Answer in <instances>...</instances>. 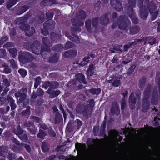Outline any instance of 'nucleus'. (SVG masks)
<instances>
[{"mask_svg":"<svg viewBox=\"0 0 160 160\" xmlns=\"http://www.w3.org/2000/svg\"><path fill=\"white\" fill-rule=\"evenodd\" d=\"M129 6L128 7V12L130 18L131 19L133 23L137 24L138 20L133 12V8L135 7L136 5V0H128Z\"/></svg>","mask_w":160,"mask_h":160,"instance_id":"obj_1","label":"nucleus"},{"mask_svg":"<svg viewBox=\"0 0 160 160\" xmlns=\"http://www.w3.org/2000/svg\"><path fill=\"white\" fill-rule=\"evenodd\" d=\"M86 17V14L85 12L81 10L77 12L76 16V19L73 18L72 19V23L73 25L81 26L84 24L82 21Z\"/></svg>","mask_w":160,"mask_h":160,"instance_id":"obj_2","label":"nucleus"},{"mask_svg":"<svg viewBox=\"0 0 160 160\" xmlns=\"http://www.w3.org/2000/svg\"><path fill=\"white\" fill-rule=\"evenodd\" d=\"M88 103L84 107L82 111L83 116L87 118L91 116L95 105V102L93 99L89 100Z\"/></svg>","mask_w":160,"mask_h":160,"instance_id":"obj_3","label":"nucleus"},{"mask_svg":"<svg viewBox=\"0 0 160 160\" xmlns=\"http://www.w3.org/2000/svg\"><path fill=\"white\" fill-rule=\"evenodd\" d=\"M18 58L19 61L23 63H27L34 59L32 55L27 52H20Z\"/></svg>","mask_w":160,"mask_h":160,"instance_id":"obj_4","label":"nucleus"},{"mask_svg":"<svg viewBox=\"0 0 160 160\" xmlns=\"http://www.w3.org/2000/svg\"><path fill=\"white\" fill-rule=\"evenodd\" d=\"M118 23V28L121 30H125L127 32L130 24V22L128 19L125 16L120 17Z\"/></svg>","mask_w":160,"mask_h":160,"instance_id":"obj_5","label":"nucleus"},{"mask_svg":"<svg viewBox=\"0 0 160 160\" xmlns=\"http://www.w3.org/2000/svg\"><path fill=\"white\" fill-rule=\"evenodd\" d=\"M30 46H31V49L32 52L37 55L41 54L43 58H47V56L44 54H45V53L44 52V51H42L41 48L40 44L39 42L37 41H35Z\"/></svg>","mask_w":160,"mask_h":160,"instance_id":"obj_6","label":"nucleus"},{"mask_svg":"<svg viewBox=\"0 0 160 160\" xmlns=\"http://www.w3.org/2000/svg\"><path fill=\"white\" fill-rule=\"evenodd\" d=\"M52 109L54 118L51 116L49 119L50 120L51 122L54 121L55 124H58L62 120V116L59 112L58 110L55 105L53 106Z\"/></svg>","mask_w":160,"mask_h":160,"instance_id":"obj_7","label":"nucleus"},{"mask_svg":"<svg viewBox=\"0 0 160 160\" xmlns=\"http://www.w3.org/2000/svg\"><path fill=\"white\" fill-rule=\"evenodd\" d=\"M27 89L26 88H22L20 91L15 93L14 94L16 98L20 97L19 102L20 103H22L26 99L27 97L26 93Z\"/></svg>","mask_w":160,"mask_h":160,"instance_id":"obj_8","label":"nucleus"},{"mask_svg":"<svg viewBox=\"0 0 160 160\" xmlns=\"http://www.w3.org/2000/svg\"><path fill=\"white\" fill-rule=\"evenodd\" d=\"M149 0H144L145 7L147 10H148L151 14L154 11L156 8V6L153 1L149 2Z\"/></svg>","mask_w":160,"mask_h":160,"instance_id":"obj_9","label":"nucleus"},{"mask_svg":"<svg viewBox=\"0 0 160 160\" xmlns=\"http://www.w3.org/2000/svg\"><path fill=\"white\" fill-rule=\"evenodd\" d=\"M152 87L150 84L148 85L145 88L143 92V102L144 103H148V99L151 93Z\"/></svg>","mask_w":160,"mask_h":160,"instance_id":"obj_10","label":"nucleus"},{"mask_svg":"<svg viewBox=\"0 0 160 160\" xmlns=\"http://www.w3.org/2000/svg\"><path fill=\"white\" fill-rule=\"evenodd\" d=\"M42 42L43 45L41 48L42 50L49 52L50 51V46L51 45L52 43L49 39L47 37H44L42 39Z\"/></svg>","mask_w":160,"mask_h":160,"instance_id":"obj_11","label":"nucleus"},{"mask_svg":"<svg viewBox=\"0 0 160 160\" xmlns=\"http://www.w3.org/2000/svg\"><path fill=\"white\" fill-rule=\"evenodd\" d=\"M28 19L27 16H24L23 17H21L15 20L14 22L16 24L19 25V28L21 30L24 29V27L26 25L25 24Z\"/></svg>","mask_w":160,"mask_h":160,"instance_id":"obj_12","label":"nucleus"},{"mask_svg":"<svg viewBox=\"0 0 160 160\" xmlns=\"http://www.w3.org/2000/svg\"><path fill=\"white\" fill-rule=\"evenodd\" d=\"M55 23L52 20H48L43 24V26L48 29H53L55 27Z\"/></svg>","mask_w":160,"mask_h":160,"instance_id":"obj_13","label":"nucleus"},{"mask_svg":"<svg viewBox=\"0 0 160 160\" xmlns=\"http://www.w3.org/2000/svg\"><path fill=\"white\" fill-rule=\"evenodd\" d=\"M110 3L117 11H120L122 8V5L118 0H112L110 1Z\"/></svg>","mask_w":160,"mask_h":160,"instance_id":"obj_14","label":"nucleus"},{"mask_svg":"<svg viewBox=\"0 0 160 160\" xmlns=\"http://www.w3.org/2000/svg\"><path fill=\"white\" fill-rule=\"evenodd\" d=\"M24 31L26 35L31 36L35 32V30L33 28H30L29 26L26 25L24 27V29L21 30Z\"/></svg>","mask_w":160,"mask_h":160,"instance_id":"obj_15","label":"nucleus"},{"mask_svg":"<svg viewBox=\"0 0 160 160\" xmlns=\"http://www.w3.org/2000/svg\"><path fill=\"white\" fill-rule=\"evenodd\" d=\"M46 92L49 94V98H52L59 95L60 93V91L59 90L52 91L50 88H48L46 91Z\"/></svg>","mask_w":160,"mask_h":160,"instance_id":"obj_16","label":"nucleus"},{"mask_svg":"<svg viewBox=\"0 0 160 160\" xmlns=\"http://www.w3.org/2000/svg\"><path fill=\"white\" fill-rule=\"evenodd\" d=\"M77 52L75 50H69L64 52L63 56L64 57H75L77 54Z\"/></svg>","mask_w":160,"mask_h":160,"instance_id":"obj_17","label":"nucleus"},{"mask_svg":"<svg viewBox=\"0 0 160 160\" xmlns=\"http://www.w3.org/2000/svg\"><path fill=\"white\" fill-rule=\"evenodd\" d=\"M29 6L28 5H23L19 7L17 10L16 14L18 15H20L28 10Z\"/></svg>","mask_w":160,"mask_h":160,"instance_id":"obj_18","label":"nucleus"},{"mask_svg":"<svg viewBox=\"0 0 160 160\" xmlns=\"http://www.w3.org/2000/svg\"><path fill=\"white\" fill-rule=\"evenodd\" d=\"M90 57L92 58H94V55L92 52H90L88 54L87 56L83 58V61L81 62V63L82 66H84L86 65L89 62V59L90 58Z\"/></svg>","mask_w":160,"mask_h":160,"instance_id":"obj_19","label":"nucleus"},{"mask_svg":"<svg viewBox=\"0 0 160 160\" xmlns=\"http://www.w3.org/2000/svg\"><path fill=\"white\" fill-rule=\"evenodd\" d=\"M8 152V150L6 147L4 146L0 147V156L6 157Z\"/></svg>","mask_w":160,"mask_h":160,"instance_id":"obj_20","label":"nucleus"},{"mask_svg":"<svg viewBox=\"0 0 160 160\" xmlns=\"http://www.w3.org/2000/svg\"><path fill=\"white\" fill-rule=\"evenodd\" d=\"M75 77L76 79L80 82H82L84 84L86 83L87 82L85 80V77L81 73H78L76 75Z\"/></svg>","mask_w":160,"mask_h":160,"instance_id":"obj_21","label":"nucleus"},{"mask_svg":"<svg viewBox=\"0 0 160 160\" xmlns=\"http://www.w3.org/2000/svg\"><path fill=\"white\" fill-rule=\"evenodd\" d=\"M100 23L102 25H106L109 22V19L108 17L107 14L106 13L100 17Z\"/></svg>","mask_w":160,"mask_h":160,"instance_id":"obj_22","label":"nucleus"},{"mask_svg":"<svg viewBox=\"0 0 160 160\" xmlns=\"http://www.w3.org/2000/svg\"><path fill=\"white\" fill-rule=\"evenodd\" d=\"M119 111L118 105L116 102L112 103V105L111 109V112L113 115L118 113Z\"/></svg>","mask_w":160,"mask_h":160,"instance_id":"obj_23","label":"nucleus"},{"mask_svg":"<svg viewBox=\"0 0 160 160\" xmlns=\"http://www.w3.org/2000/svg\"><path fill=\"white\" fill-rule=\"evenodd\" d=\"M23 132V130L21 128L19 124L16 127V128L14 129L13 132L18 136L22 134Z\"/></svg>","mask_w":160,"mask_h":160,"instance_id":"obj_24","label":"nucleus"},{"mask_svg":"<svg viewBox=\"0 0 160 160\" xmlns=\"http://www.w3.org/2000/svg\"><path fill=\"white\" fill-rule=\"evenodd\" d=\"M63 33L67 37L68 39L72 42H74L77 43H79L80 39L78 37L76 36L75 37L77 38V40H75L73 38L71 37L70 35L68 32L67 31H65L63 32Z\"/></svg>","mask_w":160,"mask_h":160,"instance_id":"obj_25","label":"nucleus"},{"mask_svg":"<svg viewBox=\"0 0 160 160\" xmlns=\"http://www.w3.org/2000/svg\"><path fill=\"white\" fill-rule=\"evenodd\" d=\"M86 147V146L85 144H82L79 143L75 144V148L76 150L82 152H83Z\"/></svg>","mask_w":160,"mask_h":160,"instance_id":"obj_26","label":"nucleus"},{"mask_svg":"<svg viewBox=\"0 0 160 160\" xmlns=\"http://www.w3.org/2000/svg\"><path fill=\"white\" fill-rule=\"evenodd\" d=\"M130 33L132 35H134L138 33L139 31V27L137 26H132L129 28Z\"/></svg>","mask_w":160,"mask_h":160,"instance_id":"obj_27","label":"nucleus"},{"mask_svg":"<svg viewBox=\"0 0 160 160\" xmlns=\"http://www.w3.org/2000/svg\"><path fill=\"white\" fill-rule=\"evenodd\" d=\"M148 12L145 9L140 10V16L142 19L145 20L148 17Z\"/></svg>","mask_w":160,"mask_h":160,"instance_id":"obj_28","label":"nucleus"},{"mask_svg":"<svg viewBox=\"0 0 160 160\" xmlns=\"http://www.w3.org/2000/svg\"><path fill=\"white\" fill-rule=\"evenodd\" d=\"M146 78L143 77L139 81L138 86L141 90H142L146 83Z\"/></svg>","mask_w":160,"mask_h":160,"instance_id":"obj_29","label":"nucleus"},{"mask_svg":"<svg viewBox=\"0 0 160 160\" xmlns=\"http://www.w3.org/2000/svg\"><path fill=\"white\" fill-rule=\"evenodd\" d=\"M94 64H91L90 65L87 70V75L91 76L94 73Z\"/></svg>","mask_w":160,"mask_h":160,"instance_id":"obj_30","label":"nucleus"},{"mask_svg":"<svg viewBox=\"0 0 160 160\" xmlns=\"http://www.w3.org/2000/svg\"><path fill=\"white\" fill-rule=\"evenodd\" d=\"M48 3L52 4H57L58 2L57 0H44L41 2V4L43 6H46L48 5Z\"/></svg>","mask_w":160,"mask_h":160,"instance_id":"obj_31","label":"nucleus"},{"mask_svg":"<svg viewBox=\"0 0 160 160\" xmlns=\"http://www.w3.org/2000/svg\"><path fill=\"white\" fill-rule=\"evenodd\" d=\"M30 107L28 106L25 110H23L21 112V114L23 116L28 117L30 114Z\"/></svg>","mask_w":160,"mask_h":160,"instance_id":"obj_32","label":"nucleus"},{"mask_svg":"<svg viewBox=\"0 0 160 160\" xmlns=\"http://www.w3.org/2000/svg\"><path fill=\"white\" fill-rule=\"evenodd\" d=\"M50 38L51 40L53 41H57L60 39V36L55 33H52L50 35Z\"/></svg>","mask_w":160,"mask_h":160,"instance_id":"obj_33","label":"nucleus"},{"mask_svg":"<svg viewBox=\"0 0 160 160\" xmlns=\"http://www.w3.org/2000/svg\"><path fill=\"white\" fill-rule=\"evenodd\" d=\"M42 149L44 152L48 151L49 149V146L48 143L46 142H43L42 144Z\"/></svg>","mask_w":160,"mask_h":160,"instance_id":"obj_34","label":"nucleus"},{"mask_svg":"<svg viewBox=\"0 0 160 160\" xmlns=\"http://www.w3.org/2000/svg\"><path fill=\"white\" fill-rule=\"evenodd\" d=\"M6 157L9 160H13L16 158L17 156L15 153L9 152Z\"/></svg>","mask_w":160,"mask_h":160,"instance_id":"obj_35","label":"nucleus"},{"mask_svg":"<svg viewBox=\"0 0 160 160\" xmlns=\"http://www.w3.org/2000/svg\"><path fill=\"white\" fill-rule=\"evenodd\" d=\"M89 92L91 93L92 94H99L101 91V90L100 88H91L89 89Z\"/></svg>","mask_w":160,"mask_h":160,"instance_id":"obj_36","label":"nucleus"},{"mask_svg":"<svg viewBox=\"0 0 160 160\" xmlns=\"http://www.w3.org/2000/svg\"><path fill=\"white\" fill-rule=\"evenodd\" d=\"M49 62H50L55 63L57 62L58 60V54L57 53H55L51 57L49 58Z\"/></svg>","mask_w":160,"mask_h":160,"instance_id":"obj_37","label":"nucleus"},{"mask_svg":"<svg viewBox=\"0 0 160 160\" xmlns=\"http://www.w3.org/2000/svg\"><path fill=\"white\" fill-rule=\"evenodd\" d=\"M2 67L4 68V72L6 73H9L11 72V70L9 66L6 64L4 63L2 65Z\"/></svg>","mask_w":160,"mask_h":160,"instance_id":"obj_38","label":"nucleus"},{"mask_svg":"<svg viewBox=\"0 0 160 160\" xmlns=\"http://www.w3.org/2000/svg\"><path fill=\"white\" fill-rule=\"evenodd\" d=\"M47 133L43 131L42 129H40L39 130V132L37 136L38 138L43 139V137L47 136Z\"/></svg>","mask_w":160,"mask_h":160,"instance_id":"obj_39","label":"nucleus"},{"mask_svg":"<svg viewBox=\"0 0 160 160\" xmlns=\"http://www.w3.org/2000/svg\"><path fill=\"white\" fill-rule=\"evenodd\" d=\"M9 53L12 55V57L15 58L17 55V50L15 48H13L9 49Z\"/></svg>","mask_w":160,"mask_h":160,"instance_id":"obj_40","label":"nucleus"},{"mask_svg":"<svg viewBox=\"0 0 160 160\" xmlns=\"http://www.w3.org/2000/svg\"><path fill=\"white\" fill-rule=\"evenodd\" d=\"M19 0H9L7 5L8 8H9L14 5Z\"/></svg>","mask_w":160,"mask_h":160,"instance_id":"obj_41","label":"nucleus"},{"mask_svg":"<svg viewBox=\"0 0 160 160\" xmlns=\"http://www.w3.org/2000/svg\"><path fill=\"white\" fill-rule=\"evenodd\" d=\"M35 83L34 87L35 88H36L41 83V78L40 76L34 78Z\"/></svg>","mask_w":160,"mask_h":160,"instance_id":"obj_42","label":"nucleus"},{"mask_svg":"<svg viewBox=\"0 0 160 160\" xmlns=\"http://www.w3.org/2000/svg\"><path fill=\"white\" fill-rule=\"evenodd\" d=\"M63 47L61 44H57L54 46L52 48V49L55 51H59L62 50V49Z\"/></svg>","mask_w":160,"mask_h":160,"instance_id":"obj_43","label":"nucleus"},{"mask_svg":"<svg viewBox=\"0 0 160 160\" xmlns=\"http://www.w3.org/2000/svg\"><path fill=\"white\" fill-rule=\"evenodd\" d=\"M129 102L135 104L136 102V98L134 96L133 92H132L130 95L129 97Z\"/></svg>","mask_w":160,"mask_h":160,"instance_id":"obj_44","label":"nucleus"},{"mask_svg":"<svg viewBox=\"0 0 160 160\" xmlns=\"http://www.w3.org/2000/svg\"><path fill=\"white\" fill-rule=\"evenodd\" d=\"M51 82V87L49 88H50L51 89H55L57 88L59 86V83L57 81H53Z\"/></svg>","mask_w":160,"mask_h":160,"instance_id":"obj_45","label":"nucleus"},{"mask_svg":"<svg viewBox=\"0 0 160 160\" xmlns=\"http://www.w3.org/2000/svg\"><path fill=\"white\" fill-rule=\"evenodd\" d=\"M106 124V122L105 121H103L102 123L100 129V134L101 135H103L104 133Z\"/></svg>","mask_w":160,"mask_h":160,"instance_id":"obj_46","label":"nucleus"},{"mask_svg":"<svg viewBox=\"0 0 160 160\" xmlns=\"http://www.w3.org/2000/svg\"><path fill=\"white\" fill-rule=\"evenodd\" d=\"M28 129L31 133L32 134L35 135L36 132L37 128L35 127L34 124H33L28 128Z\"/></svg>","mask_w":160,"mask_h":160,"instance_id":"obj_47","label":"nucleus"},{"mask_svg":"<svg viewBox=\"0 0 160 160\" xmlns=\"http://www.w3.org/2000/svg\"><path fill=\"white\" fill-rule=\"evenodd\" d=\"M99 18H96L93 19L92 21V24L93 26L96 28L98 26L99 24Z\"/></svg>","mask_w":160,"mask_h":160,"instance_id":"obj_48","label":"nucleus"},{"mask_svg":"<svg viewBox=\"0 0 160 160\" xmlns=\"http://www.w3.org/2000/svg\"><path fill=\"white\" fill-rule=\"evenodd\" d=\"M85 26L88 32H91L92 30V29L91 28V22L90 20H88L86 22Z\"/></svg>","mask_w":160,"mask_h":160,"instance_id":"obj_49","label":"nucleus"},{"mask_svg":"<svg viewBox=\"0 0 160 160\" xmlns=\"http://www.w3.org/2000/svg\"><path fill=\"white\" fill-rule=\"evenodd\" d=\"M10 62L11 67L13 69H16L17 68V63L13 59L10 60L8 61Z\"/></svg>","mask_w":160,"mask_h":160,"instance_id":"obj_50","label":"nucleus"},{"mask_svg":"<svg viewBox=\"0 0 160 160\" xmlns=\"http://www.w3.org/2000/svg\"><path fill=\"white\" fill-rule=\"evenodd\" d=\"M123 16H121L118 18L117 14L116 12H114L112 15V19L113 20V22H117L119 21V19L120 17H123Z\"/></svg>","mask_w":160,"mask_h":160,"instance_id":"obj_51","label":"nucleus"},{"mask_svg":"<svg viewBox=\"0 0 160 160\" xmlns=\"http://www.w3.org/2000/svg\"><path fill=\"white\" fill-rule=\"evenodd\" d=\"M54 14V12L52 10H50L46 14V16L48 20H51Z\"/></svg>","mask_w":160,"mask_h":160,"instance_id":"obj_52","label":"nucleus"},{"mask_svg":"<svg viewBox=\"0 0 160 160\" xmlns=\"http://www.w3.org/2000/svg\"><path fill=\"white\" fill-rule=\"evenodd\" d=\"M3 78L2 86L7 88L10 85V82L7 79H4Z\"/></svg>","mask_w":160,"mask_h":160,"instance_id":"obj_53","label":"nucleus"},{"mask_svg":"<svg viewBox=\"0 0 160 160\" xmlns=\"http://www.w3.org/2000/svg\"><path fill=\"white\" fill-rule=\"evenodd\" d=\"M136 66L135 65H132L128 69V72H127V74L129 76L131 75L136 68Z\"/></svg>","mask_w":160,"mask_h":160,"instance_id":"obj_54","label":"nucleus"},{"mask_svg":"<svg viewBox=\"0 0 160 160\" xmlns=\"http://www.w3.org/2000/svg\"><path fill=\"white\" fill-rule=\"evenodd\" d=\"M156 82L157 83L160 93V73L157 74L156 77Z\"/></svg>","mask_w":160,"mask_h":160,"instance_id":"obj_55","label":"nucleus"},{"mask_svg":"<svg viewBox=\"0 0 160 160\" xmlns=\"http://www.w3.org/2000/svg\"><path fill=\"white\" fill-rule=\"evenodd\" d=\"M33 124L32 122L30 121L24 122L23 123V125L22 126V127H26L28 129V128Z\"/></svg>","mask_w":160,"mask_h":160,"instance_id":"obj_56","label":"nucleus"},{"mask_svg":"<svg viewBox=\"0 0 160 160\" xmlns=\"http://www.w3.org/2000/svg\"><path fill=\"white\" fill-rule=\"evenodd\" d=\"M20 139L23 141H26L28 139V138L27 135L26 134H23V135H19L18 136Z\"/></svg>","mask_w":160,"mask_h":160,"instance_id":"obj_57","label":"nucleus"},{"mask_svg":"<svg viewBox=\"0 0 160 160\" xmlns=\"http://www.w3.org/2000/svg\"><path fill=\"white\" fill-rule=\"evenodd\" d=\"M42 87L45 89H47L48 87H51V82L49 81H46L42 85Z\"/></svg>","mask_w":160,"mask_h":160,"instance_id":"obj_58","label":"nucleus"},{"mask_svg":"<svg viewBox=\"0 0 160 160\" xmlns=\"http://www.w3.org/2000/svg\"><path fill=\"white\" fill-rule=\"evenodd\" d=\"M74 44L72 42L68 41V42L65 45V48L66 49L71 48L73 47Z\"/></svg>","mask_w":160,"mask_h":160,"instance_id":"obj_59","label":"nucleus"},{"mask_svg":"<svg viewBox=\"0 0 160 160\" xmlns=\"http://www.w3.org/2000/svg\"><path fill=\"white\" fill-rule=\"evenodd\" d=\"M121 84L120 80L119 79L114 80L112 83V85L115 87H118Z\"/></svg>","mask_w":160,"mask_h":160,"instance_id":"obj_60","label":"nucleus"},{"mask_svg":"<svg viewBox=\"0 0 160 160\" xmlns=\"http://www.w3.org/2000/svg\"><path fill=\"white\" fill-rule=\"evenodd\" d=\"M18 72L23 77H24L27 75V72L26 70L23 69H19L18 70Z\"/></svg>","mask_w":160,"mask_h":160,"instance_id":"obj_61","label":"nucleus"},{"mask_svg":"<svg viewBox=\"0 0 160 160\" xmlns=\"http://www.w3.org/2000/svg\"><path fill=\"white\" fill-rule=\"evenodd\" d=\"M71 33L73 34L74 32H79L81 31V29L78 27H72L70 28Z\"/></svg>","mask_w":160,"mask_h":160,"instance_id":"obj_62","label":"nucleus"},{"mask_svg":"<svg viewBox=\"0 0 160 160\" xmlns=\"http://www.w3.org/2000/svg\"><path fill=\"white\" fill-rule=\"evenodd\" d=\"M73 128L74 127L72 126V123L69 122L67 126V129L69 132H71L73 131Z\"/></svg>","mask_w":160,"mask_h":160,"instance_id":"obj_63","label":"nucleus"},{"mask_svg":"<svg viewBox=\"0 0 160 160\" xmlns=\"http://www.w3.org/2000/svg\"><path fill=\"white\" fill-rule=\"evenodd\" d=\"M48 133L49 134L51 137H55L56 136L55 133L51 128H48Z\"/></svg>","mask_w":160,"mask_h":160,"instance_id":"obj_64","label":"nucleus"}]
</instances>
